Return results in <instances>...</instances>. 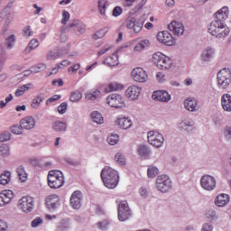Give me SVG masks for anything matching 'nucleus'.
<instances>
[{
    "instance_id": "obj_1",
    "label": "nucleus",
    "mask_w": 231,
    "mask_h": 231,
    "mask_svg": "<svg viewBox=\"0 0 231 231\" xmlns=\"http://www.w3.org/2000/svg\"><path fill=\"white\" fill-rule=\"evenodd\" d=\"M228 7L224 6L214 14L215 20L210 23L208 27V32L217 39H225L230 33V28L225 24V21L228 19Z\"/></svg>"
},
{
    "instance_id": "obj_2",
    "label": "nucleus",
    "mask_w": 231,
    "mask_h": 231,
    "mask_svg": "<svg viewBox=\"0 0 231 231\" xmlns=\"http://www.w3.org/2000/svg\"><path fill=\"white\" fill-rule=\"evenodd\" d=\"M101 180L106 189H116L120 181V175L115 169L105 166L100 173Z\"/></svg>"
},
{
    "instance_id": "obj_3",
    "label": "nucleus",
    "mask_w": 231,
    "mask_h": 231,
    "mask_svg": "<svg viewBox=\"0 0 231 231\" xmlns=\"http://www.w3.org/2000/svg\"><path fill=\"white\" fill-rule=\"evenodd\" d=\"M152 62H153L159 69L165 70L172 68V60L160 51L153 53Z\"/></svg>"
},
{
    "instance_id": "obj_4",
    "label": "nucleus",
    "mask_w": 231,
    "mask_h": 231,
    "mask_svg": "<svg viewBox=\"0 0 231 231\" xmlns=\"http://www.w3.org/2000/svg\"><path fill=\"white\" fill-rule=\"evenodd\" d=\"M64 175L57 171H51L48 173V185L51 189H60L64 186Z\"/></svg>"
},
{
    "instance_id": "obj_5",
    "label": "nucleus",
    "mask_w": 231,
    "mask_h": 231,
    "mask_svg": "<svg viewBox=\"0 0 231 231\" xmlns=\"http://www.w3.org/2000/svg\"><path fill=\"white\" fill-rule=\"evenodd\" d=\"M156 189L162 194H167L172 189V180L169 175L162 174L156 179Z\"/></svg>"
},
{
    "instance_id": "obj_6",
    "label": "nucleus",
    "mask_w": 231,
    "mask_h": 231,
    "mask_svg": "<svg viewBox=\"0 0 231 231\" xmlns=\"http://www.w3.org/2000/svg\"><path fill=\"white\" fill-rule=\"evenodd\" d=\"M218 88L226 89L231 83V71L230 69H222L217 74Z\"/></svg>"
},
{
    "instance_id": "obj_7",
    "label": "nucleus",
    "mask_w": 231,
    "mask_h": 231,
    "mask_svg": "<svg viewBox=\"0 0 231 231\" xmlns=\"http://www.w3.org/2000/svg\"><path fill=\"white\" fill-rule=\"evenodd\" d=\"M117 215L119 221H127L133 217V211L129 208L127 201L123 200L118 204Z\"/></svg>"
},
{
    "instance_id": "obj_8",
    "label": "nucleus",
    "mask_w": 231,
    "mask_h": 231,
    "mask_svg": "<svg viewBox=\"0 0 231 231\" xmlns=\"http://www.w3.org/2000/svg\"><path fill=\"white\" fill-rule=\"evenodd\" d=\"M147 138L149 143H151V145H153V147H156L157 149H160V147H162V145H163V143L165 142L163 134L156 131H149L147 133Z\"/></svg>"
},
{
    "instance_id": "obj_9",
    "label": "nucleus",
    "mask_w": 231,
    "mask_h": 231,
    "mask_svg": "<svg viewBox=\"0 0 231 231\" xmlns=\"http://www.w3.org/2000/svg\"><path fill=\"white\" fill-rule=\"evenodd\" d=\"M106 104L110 106V107H115L116 109H122L125 107V100L122 95L119 94H111L106 98Z\"/></svg>"
},
{
    "instance_id": "obj_10",
    "label": "nucleus",
    "mask_w": 231,
    "mask_h": 231,
    "mask_svg": "<svg viewBox=\"0 0 231 231\" xmlns=\"http://www.w3.org/2000/svg\"><path fill=\"white\" fill-rule=\"evenodd\" d=\"M200 187L204 189V190L212 191L217 187L216 178L212 175H203L200 178Z\"/></svg>"
},
{
    "instance_id": "obj_11",
    "label": "nucleus",
    "mask_w": 231,
    "mask_h": 231,
    "mask_svg": "<svg viewBox=\"0 0 231 231\" xmlns=\"http://www.w3.org/2000/svg\"><path fill=\"white\" fill-rule=\"evenodd\" d=\"M18 208L28 214L33 210V198L32 197H23L18 201Z\"/></svg>"
},
{
    "instance_id": "obj_12",
    "label": "nucleus",
    "mask_w": 231,
    "mask_h": 231,
    "mask_svg": "<svg viewBox=\"0 0 231 231\" xmlns=\"http://www.w3.org/2000/svg\"><path fill=\"white\" fill-rule=\"evenodd\" d=\"M157 40L159 42H162V44H164V46H174L176 42V40H174V37H172V34H171L169 31L158 32Z\"/></svg>"
},
{
    "instance_id": "obj_13",
    "label": "nucleus",
    "mask_w": 231,
    "mask_h": 231,
    "mask_svg": "<svg viewBox=\"0 0 231 231\" xmlns=\"http://www.w3.org/2000/svg\"><path fill=\"white\" fill-rule=\"evenodd\" d=\"M216 55V49L208 46L206 49H204L200 55V60L201 62H210L212 59H214V56Z\"/></svg>"
},
{
    "instance_id": "obj_14",
    "label": "nucleus",
    "mask_w": 231,
    "mask_h": 231,
    "mask_svg": "<svg viewBox=\"0 0 231 231\" xmlns=\"http://www.w3.org/2000/svg\"><path fill=\"white\" fill-rule=\"evenodd\" d=\"M137 154L143 160H149L151 158V154H152V151L147 144H139L137 146Z\"/></svg>"
},
{
    "instance_id": "obj_15",
    "label": "nucleus",
    "mask_w": 231,
    "mask_h": 231,
    "mask_svg": "<svg viewBox=\"0 0 231 231\" xmlns=\"http://www.w3.org/2000/svg\"><path fill=\"white\" fill-rule=\"evenodd\" d=\"M132 77L135 82H145L147 80V73L142 68L134 69Z\"/></svg>"
},
{
    "instance_id": "obj_16",
    "label": "nucleus",
    "mask_w": 231,
    "mask_h": 231,
    "mask_svg": "<svg viewBox=\"0 0 231 231\" xmlns=\"http://www.w3.org/2000/svg\"><path fill=\"white\" fill-rule=\"evenodd\" d=\"M46 207L51 212H53L54 210H57V208H59V207H60V199H59V196H57V195L50 196L46 199Z\"/></svg>"
},
{
    "instance_id": "obj_17",
    "label": "nucleus",
    "mask_w": 231,
    "mask_h": 231,
    "mask_svg": "<svg viewBox=\"0 0 231 231\" xmlns=\"http://www.w3.org/2000/svg\"><path fill=\"white\" fill-rule=\"evenodd\" d=\"M152 98L158 102H169L171 100V94L166 90H156L153 92Z\"/></svg>"
},
{
    "instance_id": "obj_18",
    "label": "nucleus",
    "mask_w": 231,
    "mask_h": 231,
    "mask_svg": "<svg viewBox=\"0 0 231 231\" xmlns=\"http://www.w3.org/2000/svg\"><path fill=\"white\" fill-rule=\"evenodd\" d=\"M122 50H124V47H121L119 49H117V51L116 52H114L112 54V56H108L106 57L104 60H103V64H105L106 66H118L119 61H118V52L122 51Z\"/></svg>"
},
{
    "instance_id": "obj_19",
    "label": "nucleus",
    "mask_w": 231,
    "mask_h": 231,
    "mask_svg": "<svg viewBox=\"0 0 231 231\" xmlns=\"http://www.w3.org/2000/svg\"><path fill=\"white\" fill-rule=\"evenodd\" d=\"M168 29L170 30V32L174 33V35H178V36L183 35L185 32V27L183 26V24L176 21L171 22L168 25Z\"/></svg>"
},
{
    "instance_id": "obj_20",
    "label": "nucleus",
    "mask_w": 231,
    "mask_h": 231,
    "mask_svg": "<svg viewBox=\"0 0 231 231\" xmlns=\"http://www.w3.org/2000/svg\"><path fill=\"white\" fill-rule=\"evenodd\" d=\"M140 93H142V88L138 86H130L125 90V95L128 98H132V100H137L138 97H140Z\"/></svg>"
},
{
    "instance_id": "obj_21",
    "label": "nucleus",
    "mask_w": 231,
    "mask_h": 231,
    "mask_svg": "<svg viewBox=\"0 0 231 231\" xmlns=\"http://www.w3.org/2000/svg\"><path fill=\"white\" fill-rule=\"evenodd\" d=\"M69 27L72 28L78 35H82V33L86 32V24L79 20L73 21L69 24Z\"/></svg>"
},
{
    "instance_id": "obj_22",
    "label": "nucleus",
    "mask_w": 231,
    "mask_h": 231,
    "mask_svg": "<svg viewBox=\"0 0 231 231\" xmlns=\"http://www.w3.org/2000/svg\"><path fill=\"white\" fill-rule=\"evenodd\" d=\"M116 124L119 125L120 129L127 130L133 127V121H131L129 117H125L124 116H120L119 117H117Z\"/></svg>"
},
{
    "instance_id": "obj_23",
    "label": "nucleus",
    "mask_w": 231,
    "mask_h": 231,
    "mask_svg": "<svg viewBox=\"0 0 231 231\" xmlns=\"http://www.w3.org/2000/svg\"><path fill=\"white\" fill-rule=\"evenodd\" d=\"M51 129L54 133H66L68 129V124L64 121H54L51 124Z\"/></svg>"
},
{
    "instance_id": "obj_24",
    "label": "nucleus",
    "mask_w": 231,
    "mask_h": 231,
    "mask_svg": "<svg viewBox=\"0 0 231 231\" xmlns=\"http://www.w3.org/2000/svg\"><path fill=\"white\" fill-rule=\"evenodd\" d=\"M184 107L187 109V111L191 112L198 111V109H199V106H198V100H196L194 97H188L184 101Z\"/></svg>"
},
{
    "instance_id": "obj_25",
    "label": "nucleus",
    "mask_w": 231,
    "mask_h": 231,
    "mask_svg": "<svg viewBox=\"0 0 231 231\" xmlns=\"http://www.w3.org/2000/svg\"><path fill=\"white\" fill-rule=\"evenodd\" d=\"M228 203H230V196H228L227 194H219L215 199V205L217 207H226Z\"/></svg>"
},
{
    "instance_id": "obj_26",
    "label": "nucleus",
    "mask_w": 231,
    "mask_h": 231,
    "mask_svg": "<svg viewBox=\"0 0 231 231\" xmlns=\"http://www.w3.org/2000/svg\"><path fill=\"white\" fill-rule=\"evenodd\" d=\"M20 125L23 129H33L35 127V119L32 116H27L21 119Z\"/></svg>"
},
{
    "instance_id": "obj_27",
    "label": "nucleus",
    "mask_w": 231,
    "mask_h": 231,
    "mask_svg": "<svg viewBox=\"0 0 231 231\" xmlns=\"http://www.w3.org/2000/svg\"><path fill=\"white\" fill-rule=\"evenodd\" d=\"M71 230V220L69 218L61 219L57 225V231Z\"/></svg>"
},
{
    "instance_id": "obj_28",
    "label": "nucleus",
    "mask_w": 231,
    "mask_h": 231,
    "mask_svg": "<svg viewBox=\"0 0 231 231\" xmlns=\"http://www.w3.org/2000/svg\"><path fill=\"white\" fill-rule=\"evenodd\" d=\"M222 107L224 111L230 113L231 111V96L230 94H225L221 97Z\"/></svg>"
},
{
    "instance_id": "obj_29",
    "label": "nucleus",
    "mask_w": 231,
    "mask_h": 231,
    "mask_svg": "<svg viewBox=\"0 0 231 231\" xmlns=\"http://www.w3.org/2000/svg\"><path fill=\"white\" fill-rule=\"evenodd\" d=\"M179 129L180 131H187V133H190V131H194V122L184 120L180 123Z\"/></svg>"
},
{
    "instance_id": "obj_30",
    "label": "nucleus",
    "mask_w": 231,
    "mask_h": 231,
    "mask_svg": "<svg viewBox=\"0 0 231 231\" xmlns=\"http://www.w3.org/2000/svg\"><path fill=\"white\" fill-rule=\"evenodd\" d=\"M124 89V85L116 82L110 83L106 88V93H112V91H120Z\"/></svg>"
},
{
    "instance_id": "obj_31",
    "label": "nucleus",
    "mask_w": 231,
    "mask_h": 231,
    "mask_svg": "<svg viewBox=\"0 0 231 231\" xmlns=\"http://www.w3.org/2000/svg\"><path fill=\"white\" fill-rule=\"evenodd\" d=\"M45 98L46 97L44 96V93H40L38 96L35 97V98L32 99L31 106L33 109H37L41 106V103L44 102Z\"/></svg>"
},
{
    "instance_id": "obj_32",
    "label": "nucleus",
    "mask_w": 231,
    "mask_h": 231,
    "mask_svg": "<svg viewBox=\"0 0 231 231\" xmlns=\"http://www.w3.org/2000/svg\"><path fill=\"white\" fill-rule=\"evenodd\" d=\"M90 118L95 124H97V125L104 124V116H102V114H100V112L98 111H93L90 114Z\"/></svg>"
},
{
    "instance_id": "obj_33",
    "label": "nucleus",
    "mask_w": 231,
    "mask_h": 231,
    "mask_svg": "<svg viewBox=\"0 0 231 231\" xmlns=\"http://www.w3.org/2000/svg\"><path fill=\"white\" fill-rule=\"evenodd\" d=\"M15 41H17V38L14 34H11L5 38V46L7 48V50H14V46H15Z\"/></svg>"
},
{
    "instance_id": "obj_34",
    "label": "nucleus",
    "mask_w": 231,
    "mask_h": 231,
    "mask_svg": "<svg viewBox=\"0 0 231 231\" xmlns=\"http://www.w3.org/2000/svg\"><path fill=\"white\" fill-rule=\"evenodd\" d=\"M151 46V42L149 40H142L134 46V51H143L145 48Z\"/></svg>"
},
{
    "instance_id": "obj_35",
    "label": "nucleus",
    "mask_w": 231,
    "mask_h": 231,
    "mask_svg": "<svg viewBox=\"0 0 231 231\" xmlns=\"http://www.w3.org/2000/svg\"><path fill=\"white\" fill-rule=\"evenodd\" d=\"M2 197L4 198V201L8 205L12 199H14V191L11 189H5L3 192L0 193Z\"/></svg>"
},
{
    "instance_id": "obj_36",
    "label": "nucleus",
    "mask_w": 231,
    "mask_h": 231,
    "mask_svg": "<svg viewBox=\"0 0 231 231\" xmlns=\"http://www.w3.org/2000/svg\"><path fill=\"white\" fill-rule=\"evenodd\" d=\"M160 174L158 167L151 165L148 167L147 175L148 178H156Z\"/></svg>"
},
{
    "instance_id": "obj_37",
    "label": "nucleus",
    "mask_w": 231,
    "mask_h": 231,
    "mask_svg": "<svg viewBox=\"0 0 231 231\" xmlns=\"http://www.w3.org/2000/svg\"><path fill=\"white\" fill-rule=\"evenodd\" d=\"M30 86H32V83L25 84L18 88L14 92L15 97H23V95L30 89Z\"/></svg>"
},
{
    "instance_id": "obj_38",
    "label": "nucleus",
    "mask_w": 231,
    "mask_h": 231,
    "mask_svg": "<svg viewBox=\"0 0 231 231\" xmlns=\"http://www.w3.org/2000/svg\"><path fill=\"white\" fill-rule=\"evenodd\" d=\"M12 173L10 171H5L0 175V185H8L10 183V177Z\"/></svg>"
},
{
    "instance_id": "obj_39",
    "label": "nucleus",
    "mask_w": 231,
    "mask_h": 231,
    "mask_svg": "<svg viewBox=\"0 0 231 231\" xmlns=\"http://www.w3.org/2000/svg\"><path fill=\"white\" fill-rule=\"evenodd\" d=\"M106 142L109 145H116L120 142V136L116 134H111L107 136Z\"/></svg>"
},
{
    "instance_id": "obj_40",
    "label": "nucleus",
    "mask_w": 231,
    "mask_h": 231,
    "mask_svg": "<svg viewBox=\"0 0 231 231\" xmlns=\"http://www.w3.org/2000/svg\"><path fill=\"white\" fill-rule=\"evenodd\" d=\"M39 48V41L37 39H32L29 42L27 48L24 50L25 53H30V51Z\"/></svg>"
},
{
    "instance_id": "obj_41",
    "label": "nucleus",
    "mask_w": 231,
    "mask_h": 231,
    "mask_svg": "<svg viewBox=\"0 0 231 231\" xmlns=\"http://www.w3.org/2000/svg\"><path fill=\"white\" fill-rule=\"evenodd\" d=\"M46 69V64L44 63H38L31 67V73H40V71H44Z\"/></svg>"
},
{
    "instance_id": "obj_42",
    "label": "nucleus",
    "mask_w": 231,
    "mask_h": 231,
    "mask_svg": "<svg viewBox=\"0 0 231 231\" xmlns=\"http://www.w3.org/2000/svg\"><path fill=\"white\" fill-rule=\"evenodd\" d=\"M82 99V93L79 90H76L70 94L69 100L70 102H79Z\"/></svg>"
},
{
    "instance_id": "obj_43",
    "label": "nucleus",
    "mask_w": 231,
    "mask_h": 231,
    "mask_svg": "<svg viewBox=\"0 0 231 231\" xmlns=\"http://www.w3.org/2000/svg\"><path fill=\"white\" fill-rule=\"evenodd\" d=\"M0 155L5 158H8V156H10V146L8 144H2L0 146Z\"/></svg>"
},
{
    "instance_id": "obj_44",
    "label": "nucleus",
    "mask_w": 231,
    "mask_h": 231,
    "mask_svg": "<svg viewBox=\"0 0 231 231\" xmlns=\"http://www.w3.org/2000/svg\"><path fill=\"white\" fill-rule=\"evenodd\" d=\"M106 33H107V29L104 28L96 32L92 37L93 39H95V41H98V39H102L103 37H106Z\"/></svg>"
},
{
    "instance_id": "obj_45",
    "label": "nucleus",
    "mask_w": 231,
    "mask_h": 231,
    "mask_svg": "<svg viewBox=\"0 0 231 231\" xmlns=\"http://www.w3.org/2000/svg\"><path fill=\"white\" fill-rule=\"evenodd\" d=\"M62 54L60 51H51L47 54V60H55V59H60V57H62Z\"/></svg>"
},
{
    "instance_id": "obj_46",
    "label": "nucleus",
    "mask_w": 231,
    "mask_h": 231,
    "mask_svg": "<svg viewBox=\"0 0 231 231\" xmlns=\"http://www.w3.org/2000/svg\"><path fill=\"white\" fill-rule=\"evenodd\" d=\"M17 174L22 181H26L27 174L24 171V167L20 166L17 168Z\"/></svg>"
},
{
    "instance_id": "obj_47",
    "label": "nucleus",
    "mask_w": 231,
    "mask_h": 231,
    "mask_svg": "<svg viewBox=\"0 0 231 231\" xmlns=\"http://www.w3.org/2000/svg\"><path fill=\"white\" fill-rule=\"evenodd\" d=\"M126 28H128V30H134L136 28V18L134 17H131L130 19H128L126 21Z\"/></svg>"
},
{
    "instance_id": "obj_48",
    "label": "nucleus",
    "mask_w": 231,
    "mask_h": 231,
    "mask_svg": "<svg viewBox=\"0 0 231 231\" xmlns=\"http://www.w3.org/2000/svg\"><path fill=\"white\" fill-rule=\"evenodd\" d=\"M143 23H144L143 18H140L137 22L135 19L134 33H140V32H142V28H143Z\"/></svg>"
},
{
    "instance_id": "obj_49",
    "label": "nucleus",
    "mask_w": 231,
    "mask_h": 231,
    "mask_svg": "<svg viewBox=\"0 0 231 231\" xmlns=\"http://www.w3.org/2000/svg\"><path fill=\"white\" fill-rule=\"evenodd\" d=\"M206 217H208V219H210V221H216V219H217V213L214 209H209L206 213Z\"/></svg>"
},
{
    "instance_id": "obj_50",
    "label": "nucleus",
    "mask_w": 231,
    "mask_h": 231,
    "mask_svg": "<svg viewBox=\"0 0 231 231\" xmlns=\"http://www.w3.org/2000/svg\"><path fill=\"white\" fill-rule=\"evenodd\" d=\"M115 160L119 165H125V157L121 152H117L115 156Z\"/></svg>"
},
{
    "instance_id": "obj_51",
    "label": "nucleus",
    "mask_w": 231,
    "mask_h": 231,
    "mask_svg": "<svg viewBox=\"0 0 231 231\" xmlns=\"http://www.w3.org/2000/svg\"><path fill=\"white\" fill-rule=\"evenodd\" d=\"M70 205L75 210H79V208L82 207V204L80 203V199H70Z\"/></svg>"
},
{
    "instance_id": "obj_52",
    "label": "nucleus",
    "mask_w": 231,
    "mask_h": 231,
    "mask_svg": "<svg viewBox=\"0 0 231 231\" xmlns=\"http://www.w3.org/2000/svg\"><path fill=\"white\" fill-rule=\"evenodd\" d=\"M65 162L69 165H71V167H79V166H80V163H81L80 161L74 160V159H71V158H65Z\"/></svg>"
},
{
    "instance_id": "obj_53",
    "label": "nucleus",
    "mask_w": 231,
    "mask_h": 231,
    "mask_svg": "<svg viewBox=\"0 0 231 231\" xmlns=\"http://www.w3.org/2000/svg\"><path fill=\"white\" fill-rule=\"evenodd\" d=\"M11 133L13 134H23V127H21V125H14L11 126Z\"/></svg>"
},
{
    "instance_id": "obj_54",
    "label": "nucleus",
    "mask_w": 231,
    "mask_h": 231,
    "mask_svg": "<svg viewBox=\"0 0 231 231\" xmlns=\"http://www.w3.org/2000/svg\"><path fill=\"white\" fill-rule=\"evenodd\" d=\"M106 0H98V10L101 14V15L106 14Z\"/></svg>"
},
{
    "instance_id": "obj_55",
    "label": "nucleus",
    "mask_w": 231,
    "mask_h": 231,
    "mask_svg": "<svg viewBox=\"0 0 231 231\" xmlns=\"http://www.w3.org/2000/svg\"><path fill=\"white\" fill-rule=\"evenodd\" d=\"M68 111V103L67 102H62L59 106H58V113L60 115H64Z\"/></svg>"
},
{
    "instance_id": "obj_56",
    "label": "nucleus",
    "mask_w": 231,
    "mask_h": 231,
    "mask_svg": "<svg viewBox=\"0 0 231 231\" xmlns=\"http://www.w3.org/2000/svg\"><path fill=\"white\" fill-rule=\"evenodd\" d=\"M12 138V134L10 132H3L0 134V142H8Z\"/></svg>"
},
{
    "instance_id": "obj_57",
    "label": "nucleus",
    "mask_w": 231,
    "mask_h": 231,
    "mask_svg": "<svg viewBox=\"0 0 231 231\" xmlns=\"http://www.w3.org/2000/svg\"><path fill=\"white\" fill-rule=\"evenodd\" d=\"M60 98H62V96L54 95L46 100V106H50V104H53V102H57V100H60Z\"/></svg>"
},
{
    "instance_id": "obj_58",
    "label": "nucleus",
    "mask_w": 231,
    "mask_h": 231,
    "mask_svg": "<svg viewBox=\"0 0 231 231\" xmlns=\"http://www.w3.org/2000/svg\"><path fill=\"white\" fill-rule=\"evenodd\" d=\"M68 21H69V12L64 10L62 12L61 23L66 25V24H68Z\"/></svg>"
},
{
    "instance_id": "obj_59",
    "label": "nucleus",
    "mask_w": 231,
    "mask_h": 231,
    "mask_svg": "<svg viewBox=\"0 0 231 231\" xmlns=\"http://www.w3.org/2000/svg\"><path fill=\"white\" fill-rule=\"evenodd\" d=\"M39 225H42V218L40 217L34 218L31 223V226H32V228H37Z\"/></svg>"
},
{
    "instance_id": "obj_60",
    "label": "nucleus",
    "mask_w": 231,
    "mask_h": 231,
    "mask_svg": "<svg viewBox=\"0 0 231 231\" xmlns=\"http://www.w3.org/2000/svg\"><path fill=\"white\" fill-rule=\"evenodd\" d=\"M124 12V9H122L120 6H116L113 9V16L114 17H120Z\"/></svg>"
},
{
    "instance_id": "obj_61",
    "label": "nucleus",
    "mask_w": 231,
    "mask_h": 231,
    "mask_svg": "<svg viewBox=\"0 0 231 231\" xmlns=\"http://www.w3.org/2000/svg\"><path fill=\"white\" fill-rule=\"evenodd\" d=\"M200 231H214V226L210 223H204Z\"/></svg>"
},
{
    "instance_id": "obj_62",
    "label": "nucleus",
    "mask_w": 231,
    "mask_h": 231,
    "mask_svg": "<svg viewBox=\"0 0 231 231\" xmlns=\"http://www.w3.org/2000/svg\"><path fill=\"white\" fill-rule=\"evenodd\" d=\"M224 136L228 142L231 141V126H226L225 128Z\"/></svg>"
},
{
    "instance_id": "obj_63",
    "label": "nucleus",
    "mask_w": 231,
    "mask_h": 231,
    "mask_svg": "<svg viewBox=\"0 0 231 231\" xmlns=\"http://www.w3.org/2000/svg\"><path fill=\"white\" fill-rule=\"evenodd\" d=\"M0 57L3 60H6V48L3 44H0Z\"/></svg>"
},
{
    "instance_id": "obj_64",
    "label": "nucleus",
    "mask_w": 231,
    "mask_h": 231,
    "mask_svg": "<svg viewBox=\"0 0 231 231\" xmlns=\"http://www.w3.org/2000/svg\"><path fill=\"white\" fill-rule=\"evenodd\" d=\"M0 231H8V224L3 220H0Z\"/></svg>"
}]
</instances>
